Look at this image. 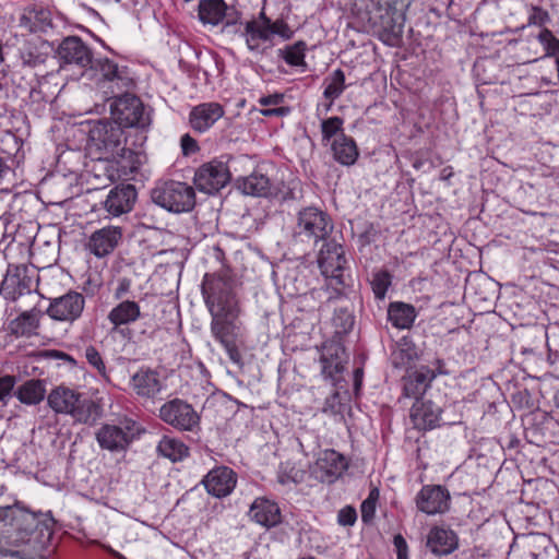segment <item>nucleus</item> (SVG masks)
<instances>
[{"label":"nucleus","mask_w":559,"mask_h":559,"mask_svg":"<svg viewBox=\"0 0 559 559\" xmlns=\"http://www.w3.org/2000/svg\"><path fill=\"white\" fill-rule=\"evenodd\" d=\"M16 383V379L14 376L5 374L0 377V402L7 404L8 399L11 396V393Z\"/></svg>","instance_id":"09e8293b"},{"label":"nucleus","mask_w":559,"mask_h":559,"mask_svg":"<svg viewBox=\"0 0 559 559\" xmlns=\"http://www.w3.org/2000/svg\"><path fill=\"white\" fill-rule=\"evenodd\" d=\"M356 520V510L350 506L342 508L337 513V523L342 526H352L355 524Z\"/></svg>","instance_id":"8fccbe9b"},{"label":"nucleus","mask_w":559,"mask_h":559,"mask_svg":"<svg viewBox=\"0 0 559 559\" xmlns=\"http://www.w3.org/2000/svg\"><path fill=\"white\" fill-rule=\"evenodd\" d=\"M225 114L224 107L216 102L202 103L194 106L189 115L191 128L203 133L214 126Z\"/></svg>","instance_id":"4be33fe9"},{"label":"nucleus","mask_w":559,"mask_h":559,"mask_svg":"<svg viewBox=\"0 0 559 559\" xmlns=\"http://www.w3.org/2000/svg\"><path fill=\"white\" fill-rule=\"evenodd\" d=\"M423 165H424V160H423V159H420V158H417V159H415V160L413 162V167H414L415 169H420V168L423 167Z\"/></svg>","instance_id":"774afa93"},{"label":"nucleus","mask_w":559,"mask_h":559,"mask_svg":"<svg viewBox=\"0 0 559 559\" xmlns=\"http://www.w3.org/2000/svg\"><path fill=\"white\" fill-rule=\"evenodd\" d=\"M57 55L64 63L86 67L92 61L90 49L80 37H64L57 49Z\"/></svg>","instance_id":"393cba45"},{"label":"nucleus","mask_w":559,"mask_h":559,"mask_svg":"<svg viewBox=\"0 0 559 559\" xmlns=\"http://www.w3.org/2000/svg\"><path fill=\"white\" fill-rule=\"evenodd\" d=\"M136 421L124 418L118 424H104L95 432V439L102 450L110 453L127 452L142 433Z\"/></svg>","instance_id":"39448f33"},{"label":"nucleus","mask_w":559,"mask_h":559,"mask_svg":"<svg viewBox=\"0 0 559 559\" xmlns=\"http://www.w3.org/2000/svg\"><path fill=\"white\" fill-rule=\"evenodd\" d=\"M136 197V190L132 185L116 186L107 194L104 209L109 215L118 217L133 209Z\"/></svg>","instance_id":"6ab92c4d"},{"label":"nucleus","mask_w":559,"mask_h":559,"mask_svg":"<svg viewBox=\"0 0 559 559\" xmlns=\"http://www.w3.org/2000/svg\"><path fill=\"white\" fill-rule=\"evenodd\" d=\"M337 403H338V393L335 392L325 400L324 405L322 407V412L325 414H332V415L338 413L340 409L336 407Z\"/></svg>","instance_id":"6e6d98bb"},{"label":"nucleus","mask_w":559,"mask_h":559,"mask_svg":"<svg viewBox=\"0 0 559 559\" xmlns=\"http://www.w3.org/2000/svg\"><path fill=\"white\" fill-rule=\"evenodd\" d=\"M382 41L388 46H399L401 37H380Z\"/></svg>","instance_id":"0e129e2a"},{"label":"nucleus","mask_w":559,"mask_h":559,"mask_svg":"<svg viewBox=\"0 0 559 559\" xmlns=\"http://www.w3.org/2000/svg\"><path fill=\"white\" fill-rule=\"evenodd\" d=\"M10 167L4 163L2 158H0V186L2 185L4 178L9 175Z\"/></svg>","instance_id":"680f3d73"},{"label":"nucleus","mask_w":559,"mask_h":559,"mask_svg":"<svg viewBox=\"0 0 559 559\" xmlns=\"http://www.w3.org/2000/svg\"><path fill=\"white\" fill-rule=\"evenodd\" d=\"M391 282L392 276L388 271H379L374 273L371 280V287L374 297L378 299H383L391 285Z\"/></svg>","instance_id":"de8ad7c7"},{"label":"nucleus","mask_w":559,"mask_h":559,"mask_svg":"<svg viewBox=\"0 0 559 559\" xmlns=\"http://www.w3.org/2000/svg\"><path fill=\"white\" fill-rule=\"evenodd\" d=\"M81 126L87 135L88 146L102 153L115 155L126 143L122 128L112 120H91L81 123Z\"/></svg>","instance_id":"0eeeda50"},{"label":"nucleus","mask_w":559,"mask_h":559,"mask_svg":"<svg viewBox=\"0 0 559 559\" xmlns=\"http://www.w3.org/2000/svg\"><path fill=\"white\" fill-rule=\"evenodd\" d=\"M306 43L299 40L294 45H287L284 48L278 49V56L282 57L285 60V62L292 67H306Z\"/></svg>","instance_id":"ea45409f"},{"label":"nucleus","mask_w":559,"mask_h":559,"mask_svg":"<svg viewBox=\"0 0 559 559\" xmlns=\"http://www.w3.org/2000/svg\"><path fill=\"white\" fill-rule=\"evenodd\" d=\"M198 16L204 25H222V31L227 34L286 35L288 31L284 21L272 22L263 11L255 19L242 21L241 12L235 5H228L225 0H200Z\"/></svg>","instance_id":"7ed1b4c3"},{"label":"nucleus","mask_w":559,"mask_h":559,"mask_svg":"<svg viewBox=\"0 0 559 559\" xmlns=\"http://www.w3.org/2000/svg\"><path fill=\"white\" fill-rule=\"evenodd\" d=\"M130 386L142 399H154L162 391L158 373L144 368H141L131 377Z\"/></svg>","instance_id":"bb28decb"},{"label":"nucleus","mask_w":559,"mask_h":559,"mask_svg":"<svg viewBox=\"0 0 559 559\" xmlns=\"http://www.w3.org/2000/svg\"><path fill=\"white\" fill-rule=\"evenodd\" d=\"M39 328V312L24 311L8 324V331L15 337H29L37 334Z\"/></svg>","instance_id":"2f4dec72"},{"label":"nucleus","mask_w":559,"mask_h":559,"mask_svg":"<svg viewBox=\"0 0 559 559\" xmlns=\"http://www.w3.org/2000/svg\"><path fill=\"white\" fill-rule=\"evenodd\" d=\"M122 238V230L117 226H106L95 230L88 238L87 249L97 258L110 254Z\"/></svg>","instance_id":"aec40b11"},{"label":"nucleus","mask_w":559,"mask_h":559,"mask_svg":"<svg viewBox=\"0 0 559 559\" xmlns=\"http://www.w3.org/2000/svg\"><path fill=\"white\" fill-rule=\"evenodd\" d=\"M427 548L436 556H448L459 547V537L450 528L433 526L427 535Z\"/></svg>","instance_id":"b1692460"},{"label":"nucleus","mask_w":559,"mask_h":559,"mask_svg":"<svg viewBox=\"0 0 559 559\" xmlns=\"http://www.w3.org/2000/svg\"><path fill=\"white\" fill-rule=\"evenodd\" d=\"M112 121L123 128H145L150 124V115L139 97L123 94L110 103Z\"/></svg>","instance_id":"9d476101"},{"label":"nucleus","mask_w":559,"mask_h":559,"mask_svg":"<svg viewBox=\"0 0 559 559\" xmlns=\"http://www.w3.org/2000/svg\"><path fill=\"white\" fill-rule=\"evenodd\" d=\"M202 484L210 495L223 498L230 495L236 487L237 475L227 466H218L204 476Z\"/></svg>","instance_id":"a211bd4d"},{"label":"nucleus","mask_w":559,"mask_h":559,"mask_svg":"<svg viewBox=\"0 0 559 559\" xmlns=\"http://www.w3.org/2000/svg\"><path fill=\"white\" fill-rule=\"evenodd\" d=\"M84 307V296L70 290L63 296L51 299L47 308V314L56 321L74 322L82 316Z\"/></svg>","instance_id":"dca6fc26"},{"label":"nucleus","mask_w":559,"mask_h":559,"mask_svg":"<svg viewBox=\"0 0 559 559\" xmlns=\"http://www.w3.org/2000/svg\"><path fill=\"white\" fill-rule=\"evenodd\" d=\"M318 263L322 275L330 281V285L334 286L335 289L348 285L350 276L346 273L347 260L341 245L332 241L324 243Z\"/></svg>","instance_id":"1a4fd4ad"},{"label":"nucleus","mask_w":559,"mask_h":559,"mask_svg":"<svg viewBox=\"0 0 559 559\" xmlns=\"http://www.w3.org/2000/svg\"><path fill=\"white\" fill-rule=\"evenodd\" d=\"M159 418L181 431L193 430L200 420L193 407L180 399H174L163 404L159 408Z\"/></svg>","instance_id":"ddd939ff"},{"label":"nucleus","mask_w":559,"mask_h":559,"mask_svg":"<svg viewBox=\"0 0 559 559\" xmlns=\"http://www.w3.org/2000/svg\"><path fill=\"white\" fill-rule=\"evenodd\" d=\"M361 379H362V370L356 369L355 370V388H356V390L361 385Z\"/></svg>","instance_id":"338daca9"},{"label":"nucleus","mask_w":559,"mask_h":559,"mask_svg":"<svg viewBox=\"0 0 559 559\" xmlns=\"http://www.w3.org/2000/svg\"><path fill=\"white\" fill-rule=\"evenodd\" d=\"M131 288V281L127 277H122L118 281L117 286L114 290V297L117 300H121Z\"/></svg>","instance_id":"603ef678"},{"label":"nucleus","mask_w":559,"mask_h":559,"mask_svg":"<svg viewBox=\"0 0 559 559\" xmlns=\"http://www.w3.org/2000/svg\"><path fill=\"white\" fill-rule=\"evenodd\" d=\"M344 120L334 116L321 121L322 143H328L332 138H337L343 132Z\"/></svg>","instance_id":"37998d69"},{"label":"nucleus","mask_w":559,"mask_h":559,"mask_svg":"<svg viewBox=\"0 0 559 559\" xmlns=\"http://www.w3.org/2000/svg\"><path fill=\"white\" fill-rule=\"evenodd\" d=\"M283 95L282 94H272L267 96H263L259 99V104L267 107V106H277L283 102Z\"/></svg>","instance_id":"4d7b16f0"},{"label":"nucleus","mask_w":559,"mask_h":559,"mask_svg":"<svg viewBox=\"0 0 559 559\" xmlns=\"http://www.w3.org/2000/svg\"><path fill=\"white\" fill-rule=\"evenodd\" d=\"M436 378L437 372L427 366L407 372L402 379L403 396L419 400Z\"/></svg>","instance_id":"5701e85b"},{"label":"nucleus","mask_w":559,"mask_h":559,"mask_svg":"<svg viewBox=\"0 0 559 559\" xmlns=\"http://www.w3.org/2000/svg\"><path fill=\"white\" fill-rule=\"evenodd\" d=\"M31 278L26 276L25 270L15 269L9 271L2 282V290L8 292L15 298L31 292Z\"/></svg>","instance_id":"e433bc0d"},{"label":"nucleus","mask_w":559,"mask_h":559,"mask_svg":"<svg viewBox=\"0 0 559 559\" xmlns=\"http://www.w3.org/2000/svg\"><path fill=\"white\" fill-rule=\"evenodd\" d=\"M152 201L173 213H185L193 210L195 192L186 182L169 180L157 185L151 192Z\"/></svg>","instance_id":"423d86ee"},{"label":"nucleus","mask_w":559,"mask_h":559,"mask_svg":"<svg viewBox=\"0 0 559 559\" xmlns=\"http://www.w3.org/2000/svg\"><path fill=\"white\" fill-rule=\"evenodd\" d=\"M249 516L263 527L271 528L282 521L281 510L276 502L266 498H257L249 510Z\"/></svg>","instance_id":"a878e982"},{"label":"nucleus","mask_w":559,"mask_h":559,"mask_svg":"<svg viewBox=\"0 0 559 559\" xmlns=\"http://www.w3.org/2000/svg\"><path fill=\"white\" fill-rule=\"evenodd\" d=\"M417 357L414 346L408 343L399 344L391 354V361L395 368L408 367Z\"/></svg>","instance_id":"79ce46f5"},{"label":"nucleus","mask_w":559,"mask_h":559,"mask_svg":"<svg viewBox=\"0 0 559 559\" xmlns=\"http://www.w3.org/2000/svg\"><path fill=\"white\" fill-rule=\"evenodd\" d=\"M442 409L430 400H417L411 408V420L419 430H431L440 425Z\"/></svg>","instance_id":"412c9836"},{"label":"nucleus","mask_w":559,"mask_h":559,"mask_svg":"<svg viewBox=\"0 0 559 559\" xmlns=\"http://www.w3.org/2000/svg\"><path fill=\"white\" fill-rule=\"evenodd\" d=\"M49 45L41 37H36L34 40H28L21 49V58L24 64L36 66L45 61L48 55Z\"/></svg>","instance_id":"f704fd0d"},{"label":"nucleus","mask_w":559,"mask_h":559,"mask_svg":"<svg viewBox=\"0 0 559 559\" xmlns=\"http://www.w3.org/2000/svg\"><path fill=\"white\" fill-rule=\"evenodd\" d=\"M156 449L159 455L173 462L181 461L189 455V449L182 441L168 436L159 440Z\"/></svg>","instance_id":"4c0bfd02"},{"label":"nucleus","mask_w":559,"mask_h":559,"mask_svg":"<svg viewBox=\"0 0 559 559\" xmlns=\"http://www.w3.org/2000/svg\"><path fill=\"white\" fill-rule=\"evenodd\" d=\"M260 112L264 117H272V116L284 117L289 114V108L288 107L265 108V109H261Z\"/></svg>","instance_id":"13d9d810"},{"label":"nucleus","mask_w":559,"mask_h":559,"mask_svg":"<svg viewBox=\"0 0 559 559\" xmlns=\"http://www.w3.org/2000/svg\"><path fill=\"white\" fill-rule=\"evenodd\" d=\"M50 356H52L55 358H58V359H62V360L71 364V365H75L76 364V361H75V359L73 357H71L67 353H63V352H60V350H51Z\"/></svg>","instance_id":"052dcab7"},{"label":"nucleus","mask_w":559,"mask_h":559,"mask_svg":"<svg viewBox=\"0 0 559 559\" xmlns=\"http://www.w3.org/2000/svg\"><path fill=\"white\" fill-rule=\"evenodd\" d=\"M114 156H116L120 176L127 178L135 174L142 164L141 154L131 148H126L124 144L121 145L119 152L115 153Z\"/></svg>","instance_id":"c9c22d12"},{"label":"nucleus","mask_w":559,"mask_h":559,"mask_svg":"<svg viewBox=\"0 0 559 559\" xmlns=\"http://www.w3.org/2000/svg\"><path fill=\"white\" fill-rule=\"evenodd\" d=\"M96 81L99 88L111 97L124 93L133 85L128 68L119 67L108 59L98 60Z\"/></svg>","instance_id":"9b49d317"},{"label":"nucleus","mask_w":559,"mask_h":559,"mask_svg":"<svg viewBox=\"0 0 559 559\" xmlns=\"http://www.w3.org/2000/svg\"><path fill=\"white\" fill-rule=\"evenodd\" d=\"M306 471L301 464L286 461L280 465L277 480L282 485L300 484L305 480Z\"/></svg>","instance_id":"58836bf2"},{"label":"nucleus","mask_w":559,"mask_h":559,"mask_svg":"<svg viewBox=\"0 0 559 559\" xmlns=\"http://www.w3.org/2000/svg\"><path fill=\"white\" fill-rule=\"evenodd\" d=\"M20 25L29 33H48L52 29L51 14L45 9H26L20 17Z\"/></svg>","instance_id":"7c9ffc66"},{"label":"nucleus","mask_w":559,"mask_h":559,"mask_svg":"<svg viewBox=\"0 0 559 559\" xmlns=\"http://www.w3.org/2000/svg\"><path fill=\"white\" fill-rule=\"evenodd\" d=\"M388 319L397 329H409L416 319V310L408 304L392 302L388 309Z\"/></svg>","instance_id":"72a5a7b5"},{"label":"nucleus","mask_w":559,"mask_h":559,"mask_svg":"<svg viewBox=\"0 0 559 559\" xmlns=\"http://www.w3.org/2000/svg\"><path fill=\"white\" fill-rule=\"evenodd\" d=\"M0 521L10 526L0 535V556L12 559H29V554L22 548L32 544V535L44 532L50 534L51 519L41 512H32L20 502L0 507Z\"/></svg>","instance_id":"f03ea898"},{"label":"nucleus","mask_w":559,"mask_h":559,"mask_svg":"<svg viewBox=\"0 0 559 559\" xmlns=\"http://www.w3.org/2000/svg\"><path fill=\"white\" fill-rule=\"evenodd\" d=\"M331 151L334 159L344 166L354 165L359 156L356 142L345 133H341L333 140Z\"/></svg>","instance_id":"c756f323"},{"label":"nucleus","mask_w":559,"mask_h":559,"mask_svg":"<svg viewBox=\"0 0 559 559\" xmlns=\"http://www.w3.org/2000/svg\"><path fill=\"white\" fill-rule=\"evenodd\" d=\"M180 143L185 155L195 153L199 150L197 141L189 134L182 135Z\"/></svg>","instance_id":"864d4df0"},{"label":"nucleus","mask_w":559,"mask_h":559,"mask_svg":"<svg viewBox=\"0 0 559 559\" xmlns=\"http://www.w3.org/2000/svg\"><path fill=\"white\" fill-rule=\"evenodd\" d=\"M15 397L24 405L40 404L46 396V382L40 379H31L17 386Z\"/></svg>","instance_id":"473e14b6"},{"label":"nucleus","mask_w":559,"mask_h":559,"mask_svg":"<svg viewBox=\"0 0 559 559\" xmlns=\"http://www.w3.org/2000/svg\"><path fill=\"white\" fill-rule=\"evenodd\" d=\"M415 504L426 515L444 514L451 508V495L444 486L425 485L417 492Z\"/></svg>","instance_id":"2eb2a0df"},{"label":"nucleus","mask_w":559,"mask_h":559,"mask_svg":"<svg viewBox=\"0 0 559 559\" xmlns=\"http://www.w3.org/2000/svg\"><path fill=\"white\" fill-rule=\"evenodd\" d=\"M344 348L341 345L332 344L324 346V353L320 357L322 366V376L333 382L337 381V376L344 371L345 360L343 358Z\"/></svg>","instance_id":"c85d7f7f"},{"label":"nucleus","mask_w":559,"mask_h":559,"mask_svg":"<svg viewBox=\"0 0 559 559\" xmlns=\"http://www.w3.org/2000/svg\"><path fill=\"white\" fill-rule=\"evenodd\" d=\"M201 288L211 314L212 336L224 347L231 361L239 362L241 355L237 343L241 331V309L234 290V281L226 272L205 274Z\"/></svg>","instance_id":"f257e3e1"},{"label":"nucleus","mask_w":559,"mask_h":559,"mask_svg":"<svg viewBox=\"0 0 559 559\" xmlns=\"http://www.w3.org/2000/svg\"><path fill=\"white\" fill-rule=\"evenodd\" d=\"M376 511V502L371 498H367L361 503V518L364 522H367L369 519H371Z\"/></svg>","instance_id":"5fc2aeb1"},{"label":"nucleus","mask_w":559,"mask_h":559,"mask_svg":"<svg viewBox=\"0 0 559 559\" xmlns=\"http://www.w3.org/2000/svg\"><path fill=\"white\" fill-rule=\"evenodd\" d=\"M347 466L344 455L333 449H326L317 459L312 473L321 483L332 484L342 476Z\"/></svg>","instance_id":"f3484780"},{"label":"nucleus","mask_w":559,"mask_h":559,"mask_svg":"<svg viewBox=\"0 0 559 559\" xmlns=\"http://www.w3.org/2000/svg\"><path fill=\"white\" fill-rule=\"evenodd\" d=\"M453 176L452 167H445L441 170L440 178L442 180H448Z\"/></svg>","instance_id":"69168bd1"},{"label":"nucleus","mask_w":559,"mask_h":559,"mask_svg":"<svg viewBox=\"0 0 559 559\" xmlns=\"http://www.w3.org/2000/svg\"><path fill=\"white\" fill-rule=\"evenodd\" d=\"M47 403L56 414L69 415L75 423L80 424L92 426L102 416L99 405L63 385H59L49 392Z\"/></svg>","instance_id":"20e7f679"},{"label":"nucleus","mask_w":559,"mask_h":559,"mask_svg":"<svg viewBox=\"0 0 559 559\" xmlns=\"http://www.w3.org/2000/svg\"><path fill=\"white\" fill-rule=\"evenodd\" d=\"M333 230V222L329 214L316 206H307L297 214L295 236L302 241L314 243L324 240Z\"/></svg>","instance_id":"6e6552de"},{"label":"nucleus","mask_w":559,"mask_h":559,"mask_svg":"<svg viewBox=\"0 0 559 559\" xmlns=\"http://www.w3.org/2000/svg\"><path fill=\"white\" fill-rule=\"evenodd\" d=\"M270 37H246V45L251 51L262 52L263 48H261V39L266 40Z\"/></svg>","instance_id":"bf43d9fd"},{"label":"nucleus","mask_w":559,"mask_h":559,"mask_svg":"<svg viewBox=\"0 0 559 559\" xmlns=\"http://www.w3.org/2000/svg\"><path fill=\"white\" fill-rule=\"evenodd\" d=\"M238 189L247 195L272 198L277 197L283 201L295 199L294 190L298 182H293V187L287 193H281L274 182L260 170L253 171L251 175L238 179Z\"/></svg>","instance_id":"4468645a"},{"label":"nucleus","mask_w":559,"mask_h":559,"mask_svg":"<svg viewBox=\"0 0 559 559\" xmlns=\"http://www.w3.org/2000/svg\"><path fill=\"white\" fill-rule=\"evenodd\" d=\"M345 88V73L343 70L336 69L325 79L323 95L333 103L342 95Z\"/></svg>","instance_id":"a19ab883"},{"label":"nucleus","mask_w":559,"mask_h":559,"mask_svg":"<svg viewBox=\"0 0 559 559\" xmlns=\"http://www.w3.org/2000/svg\"><path fill=\"white\" fill-rule=\"evenodd\" d=\"M549 21V15L546 11L540 8H532L531 13L527 17V26L538 27L535 35H552V33L546 27V23Z\"/></svg>","instance_id":"c03bdc74"},{"label":"nucleus","mask_w":559,"mask_h":559,"mask_svg":"<svg viewBox=\"0 0 559 559\" xmlns=\"http://www.w3.org/2000/svg\"><path fill=\"white\" fill-rule=\"evenodd\" d=\"M444 366H445L444 361L441 359H438L436 361V368H433L432 370H435L437 372V376L438 374H447L448 371L444 369Z\"/></svg>","instance_id":"e2e57ef3"},{"label":"nucleus","mask_w":559,"mask_h":559,"mask_svg":"<svg viewBox=\"0 0 559 559\" xmlns=\"http://www.w3.org/2000/svg\"><path fill=\"white\" fill-rule=\"evenodd\" d=\"M335 333L338 335L347 334L354 326V316L347 309H338L332 319Z\"/></svg>","instance_id":"a18cd8bd"},{"label":"nucleus","mask_w":559,"mask_h":559,"mask_svg":"<svg viewBox=\"0 0 559 559\" xmlns=\"http://www.w3.org/2000/svg\"><path fill=\"white\" fill-rule=\"evenodd\" d=\"M230 180L229 167L221 160L212 159L202 164L194 173L193 183L203 193L214 194Z\"/></svg>","instance_id":"f8f14e48"},{"label":"nucleus","mask_w":559,"mask_h":559,"mask_svg":"<svg viewBox=\"0 0 559 559\" xmlns=\"http://www.w3.org/2000/svg\"><path fill=\"white\" fill-rule=\"evenodd\" d=\"M84 356L87 362L99 373V376L106 381L109 380L106 364L96 347L88 345L84 349Z\"/></svg>","instance_id":"49530a36"},{"label":"nucleus","mask_w":559,"mask_h":559,"mask_svg":"<svg viewBox=\"0 0 559 559\" xmlns=\"http://www.w3.org/2000/svg\"><path fill=\"white\" fill-rule=\"evenodd\" d=\"M393 545L396 550L397 559H408V546L405 538L401 534L394 536Z\"/></svg>","instance_id":"3c124183"},{"label":"nucleus","mask_w":559,"mask_h":559,"mask_svg":"<svg viewBox=\"0 0 559 559\" xmlns=\"http://www.w3.org/2000/svg\"><path fill=\"white\" fill-rule=\"evenodd\" d=\"M141 318V307L134 300H121L107 314V320L112 325V331H118L123 325H130Z\"/></svg>","instance_id":"cd10ccee"}]
</instances>
